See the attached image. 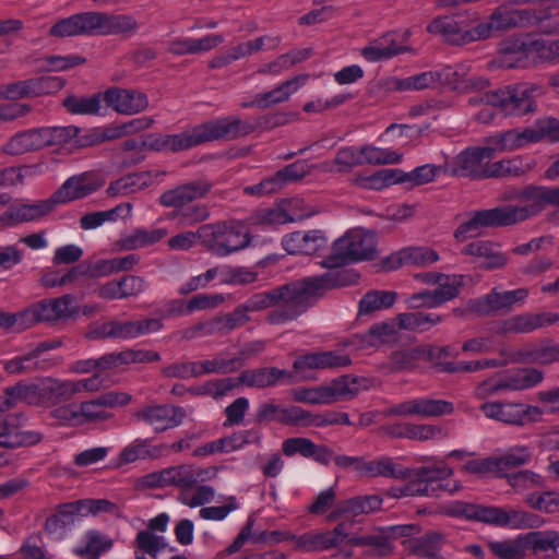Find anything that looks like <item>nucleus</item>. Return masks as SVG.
<instances>
[{"label": "nucleus", "mask_w": 559, "mask_h": 559, "mask_svg": "<svg viewBox=\"0 0 559 559\" xmlns=\"http://www.w3.org/2000/svg\"><path fill=\"white\" fill-rule=\"evenodd\" d=\"M437 85L450 86L452 88L465 82L467 67L463 64L447 66L435 71Z\"/></svg>", "instance_id": "338daca9"}, {"label": "nucleus", "mask_w": 559, "mask_h": 559, "mask_svg": "<svg viewBox=\"0 0 559 559\" xmlns=\"http://www.w3.org/2000/svg\"><path fill=\"white\" fill-rule=\"evenodd\" d=\"M360 476L362 477H385L405 480L412 477V469L400 464H395L389 456H382L378 460H366L364 457Z\"/></svg>", "instance_id": "473e14b6"}, {"label": "nucleus", "mask_w": 559, "mask_h": 559, "mask_svg": "<svg viewBox=\"0 0 559 559\" xmlns=\"http://www.w3.org/2000/svg\"><path fill=\"white\" fill-rule=\"evenodd\" d=\"M544 373L536 368H522L501 377L506 391H522L540 383Z\"/></svg>", "instance_id": "c03bdc74"}, {"label": "nucleus", "mask_w": 559, "mask_h": 559, "mask_svg": "<svg viewBox=\"0 0 559 559\" xmlns=\"http://www.w3.org/2000/svg\"><path fill=\"white\" fill-rule=\"evenodd\" d=\"M444 317L433 312H404L396 317L399 329L417 333L429 331L432 326L440 324Z\"/></svg>", "instance_id": "a19ab883"}, {"label": "nucleus", "mask_w": 559, "mask_h": 559, "mask_svg": "<svg viewBox=\"0 0 559 559\" xmlns=\"http://www.w3.org/2000/svg\"><path fill=\"white\" fill-rule=\"evenodd\" d=\"M361 154V165L370 164V165H385V164H394L399 163L401 156L389 150L365 145L360 148Z\"/></svg>", "instance_id": "69168bd1"}, {"label": "nucleus", "mask_w": 559, "mask_h": 559, "mask_svg": "<svg viewBox=\"0 0 559 559\" xmlns=\"http://www.w3.org/2000/svg\"><path fill=\"white\" fill-rule=\"evenodd\" d=\"M102 187L93 173H82L68 178L62 186L53 192L55 203H68L80 200L96 192Z\"/></svg>", "instance_id": "5701e85b"}, {"label": "nucleus", "mask_w": 559, "mask_h": 559, "mask_svg": "<svg viewBox=\"0 0 559 559\" xmlns=\"http://www.w3.org/2000/svg\"><path fill=\"white\" fill-rule=\"evenodd\" d=\"M437 285L438 287L433 289L435 298L438 305L441 306L460 295V289L463 286V276L445 274V277L439 281Z\"/></svg>", "instance_id": "680f3d73"}, {"label": "nucleus", "mask_w": 559, "mask_h": 559, "mask_svg": "<svg viewBox=\"0 0 559 559\" xmlns=\"http://www.w3.org/2000/svg\"><path fill=\"white\" fill-rule=\"evenodd\" d=\"M72 302L73 296L64 295L58 298L43 299L16 313L7 311V314L11 317L8 329L17 324L21 330H25L39 322L67 320L76 312Z\"/></svg>", "instance_id": "1a4fd4ad"}, {"label": "nucleus", "mask_w": 559, "mask_h": 559, "mask_svg": "<svg viewBox=\"0 0 559 559\" xmlns=\"http://www.w3.org/2000/svg\"><path fill=\"white\" fill-rule=\"evenodd\" d=\"M41 139L45 147L52 146H64L72 144V139L78 133V127L64 126V127H43L40 128Z\"/></svg>", "instance_id": "4d7b16f0"}, {"label": "nucleus", "mask_w": 559, "mask_h": 559, "mask_svg": "<svg viewBox=\"0 0 559 559\" xmlns=\"http://www.w3.org/2000/svg\"><path fill=\"white\" fill-rule=\"evenodd\" d=\"M452 474V468L445 465L436 467L420 466L416 469H412V477L427 481L428 486L435 489L433 497H439L443 491L453 493L461 489L462 486L457 481H454L453 486H451L449 478Z\"/></svg>", "instance_id": "c756f323"}, {"label": "nucleus", "mask_w": 559, "mask_h": 559, "mask_svg": "<svg viewBox=\"0 0 559 559\" xmlns=\"http://www.w3.org/2000/svg\"><path fill=\"white\" fill-rule=\"evenodd\" d=\"M19 402L28 405L41 406L40 380L36 383L19 382L4 390V396H0V412L13 408Z\"/></svg>", "instance_id": "2f4dec72"}, {"label": "nucleus", "mask_w": 559, "mask_h": 559, "mask_svg": "<svg viewBox=\"0 0 559 559\" xmlns=\"http://www.w3.org/2000/svg\"><path fill=\"white\" fill-rule=\"evenodd\" d=\"M349 526V523L342 522L337 524L332 531L316 534L314 539L312 540L314 548H317L318 551H321L338 547L347 539Z\"/></svg>", "instance_id": "13d9d810"}, {"label": "nucleus", "mask_w": 559, "mask_h": 559, "mask_svg": "<svg viewBox=\"0 0 559 559\" xmlns=\"http://www.w3.org/2000/svg\"><path fill=\"white\" fill-rule=\"evenodd\" d=\"M236 382L234 378L212 379L189 388V393L218 400L235 390Z\"/></svg>", "instance_id": "603ef678"}, {"label": "nucleus", "mask_w": 559, "mask_h": 559, "mask_svg": "<svg viewBox=\"0 0 559 559\" xmlns=\"http://www.w3.org/2000/svg\"><path fill=\"white\" fill-rule=\"evenodd\" d=\"M454 405L447 400L417 397L399 403L388 409L391 416H418L421 418L441 417L451 415Z\"/></svg>", "instance_id": "2eb2a0df"}, {"label": "nucleus", "mask_w": 559, "mask_h": 559, "mask_svg": "<svg viewBox=\"0 0 559 559\" xmlns=\"http://www.w3.org/2000/svg\"><path fill=\"white\" fill-rule=\"evenodd\" d=\"M164 547V537L157 536L151 531L142 530L138 532L134 539L135 552L143 556L146 554L147 559H156Z\"/></svg>", "instance_id": "052dcab7"}, {"label": "nucleus", "mask_w": 559, "mask_h": 559, "mask_svg": "<svg viewBox=\"0 0 559 559\" xmlns=\"http://www.w3.org/2000/svg\"><path fill=\"white\" fill-rule=\"evenodd\" d=\"M522 195L523 200L520 205H502L473 212L469 219L456 228L454 237L464 241L478 236L484 228L512 226L544 210L542 186H527L523 188Z\"/></svg>", "instance_id": "7ed1b4c3"}, {"label": "nucleus", "mask_w": 559, "mask_h": 559, "mask_svg": "<svg viewBox=\"0 0 559 559\" xmlns=\"http://www.w3.org/2000/svg\"><path fill=\"white\" fill-rule=\"evenodd\" d=\"M496 153L491 146H473L459 153L445 166V171L456 177L483 179L485 163L490 162Z\"/></svg>", "instance_id": "ddd939ff"}, {"label": "nucleus", "mask_w": 559, "mask_h": 559, "mask_svg": "<svg viewBox=\"0 0 559 559\" xmlns=\"http://www.w3.org/2000/svg\"><path fill=\"white\" fill-rule=\"evenodd\" d=\"M200 243L216 257H227L249 247L251 236L240 221H221L202 224L198 228Z\"/></svg>", "instance_id": "0eeeda50"}, {"label": "nucleus", "mask_w": 559, "mask_h": 559, "mask_svg": "<svg viewBox=\"0 0 559 559\" xmlns=\"http://www.w3.org/2000/svg\"><path fill=\"white\" fill-rule=\"evenodd\" d=\"M358 393V379L345 374L333 379L328 384L296 389L293 391V399L299 403L329 405L338 401L352 400Z\"/></svg>", "instance_id": "9b49d317"}, {"label": "nucleus", "mask_w": 559, "mask_h": 559, "mask_svg": "<svg viewBox=\"0 0 559 559\" xmlns=\"http://www.w3.org/2000/svg\"><path fill=\"white\" fill-rule=\"evenodd\" d=\"M103 100L122 115H134L148 107L147 95L132 88L109 87L104 92Z\"/></svg>", "instance_id": "6ab92c4d"}, {"label": "nucleus", "mask_w": 559, "mask_h": 559, "mask_svg": "<svg viewBox=\"0 0 559 559\" xmlns=\"http://www.w3.org/2000/svg\"><path fill=\"white\" fill-rule=\"evenodd\" d=\"M139 24L129 14H108L95 12V35L132 36L138 32Z\"/></svg>", "instance_id": "cd10ccee"}, {"label": "nucleus", "mask_w": 559, "mask_h": 559, "mask_svg": "<svg viewBox=\"0 0 559 559\" xmlns=\"http://www.w3.org/2000/svg\"><path fill=\"white\" fill-rule=\"evenodd\" d=\"M58 362V359L55 358L39 360L32 349L24 355L4 360L3 369L9 374H22L37 370H47L48 368L56 366Z\"/></svg>", "instance_id": "58836bf2"}, {"label": "nucleus", "mask_w": 559, "mask_h": 559, "mask_svg": "<svg viewBox=\"0 0 559 559\" xmlns=\"http://www.w3.org/2000/svg\"><path fill=\"white\" fill-rule=\"evenodd\" d=\"M463 253L480 260L479 267L490 271L504 267L509 258L499 246L489 240H476L464 247Z\"/></svg>", "instance_id": "c85d7f7f"}, {"label": "nucleus", "mask_w": 559, "mask_h": 559, "mask_svg": "<svg viewBox=\"0 0 559 559\" xmlns=\"http://www.w3.org/2000/svg\"><path fill=\"white\" fill-rule=\"evenodd\" d=\"M558 321L559 314L555 312L523 313L506 320L503 331L525 334Z\"/></svg>", "instance_id": "72a5a7b5"}, {"label": "nucleus", "mask_w": 559, "mask_h": 559, "mask_svg": "<svg viewBox=\"0 0 559 559\" xmlns=\"http://www.w3.org/2000/svg\"><path fill=\"white\" fill-rule=\"evenodd\" d=\"M443 545V536L440 533H427L418 538L409 540L408 549L419 557L435 558Z\"/></svg>", "instance_id": "864d4df0"}, {"label": "nucleus", "mask_w": 559, "mask_h": 559, "mask_svg": "<svg viewBox=\"0 0 559 559\" xmlns=\"http://www.w3.org/2000/svg\"><path fill=\"white\" fill-rule=\"evenodd\" d=\"M377 252L376 234L364 228H354L333 242L331 253L320 264L323 267L332 269L331 272L345 271L341 267L360 261L373 260ZM347 271L354 275L353 282L349 283L352 285L357 282L358 275L350 270Z\"/></svg>", "instance_id": "423d86ee"}, {"label": "nucleus", "mask_w": 559, "mask_h": 559, "mask_svg": "<svg viewBox=\"0 0 559 559\" xmlns=\"http://www.w3.org/2000/svg\"><path fill=\"white\" fill-rule=\"evenodd\" d=\"M166 235L167 231L164 228H136L120 239V247L123 250H136L158 242Z\"/></svg>", "instance_id": "a18cd8bd"}, {"label": "nucleus", "mask_w": 559, "mask_h": 559, "mask_svg": "<svg viewBox=\"0 0 559 559\" xmlns=\"http://www.w3.org/2000/svg\"><path fill=\"white\" fill-rule=\"evenodd\" d=\"M544 94L537 84L522 82L487 92L483 99L506 116L522 117L537 111V98Z\"/></svg>", "instance_id": "6e6552de"}, {"label": "nucleus", "mask_w": 559, "mask_h": 559, "mask_svg": "<svg viewBox=\"0 0 559 559\" xmlns=\"http://www.w3.org/2000/svg\"><path fill=\"white\" fill-rule=\"evenodd\" d=\"M55 37L95 35V12L76 13L57 21L49 29Z\"/></svg>", "instance_id": "bb28decb"}, {"label": "nucleus", "mask_w": 559, "mask_h": 559, "mask_svg": "<svg viewBox=\"0 0 559 559\" xmlns=\"http://www.w3.org/2000/svg\"><path fill=\"white\" fill-rule=\"evenodd\" d=\"M309 80V74H298L293 79L286 80L277 85L275 88L261 93L264 108L284 103L302 87Z\"/></svg>", "instance_id": "79ce46f5"}, {"label": "nucleus", "mask_w": 559, "mask_h": 559, "mask_svg": "<svg viewBox=\"0 0 559 559\" xmlns=\"http://www.w3.org/2000/svg\"><path fill=\"white\" fill-rule=\"evenodd\" d=\"M103 95L97 93L92 96H67L62 104L72 115H97L102 108Z\"/></svg>", "instance_id": "3c124183"}, {"label": "nucleus", "mask_w": 559, "mask_h": 559, "mask_svg": "<svg viewBox=\"0 0 559 559\" xmlns=\"http://www.w3.org/2000/svg\"><path fill=\"white\" fill-rule=\"evenodd\" d=\"M168 445L160 443L152 445L150 439L138 438L120 452V461L124 464L138 460H156L166 454Z\"/></svg>", "instance_id": "c9c22d12"}, {"label": "nucleus", "mask_w": 559, "mask_h": 559, "mask_svg": "<svg viewBox=\"0 0 559 559\" xmlns=\"http://www.w3.org/2000/svg\"><path fill=\"white\" fill-rule=\"evenodd\" d=\"M353 280L354 275L348 271L326 272L254 294L243 305L248 312L277 306L267 313L266 322L273 325L285 324L308 309L310 298L322 296L329 289L345 287Z\"/></svg>", "instance_id": "f257e3e1"}, {"label": "nucleus", "mask_w": 559, "mask_h": 559, "mask_svg": "<svg viewBox=\"0 0 559 559\" xmlns=\"http://www.w3.org/2000/svg\"><path fill=\"white\" fill-rule=\"evenodd\" d=\"M41 406L53 407L73 399L70 380L51 377L40 379Z\"/></svg>", "instance_id": "e433bc0d"}, {"label": "nucleus", "mask_w": 559, "mask_h": 559, "mask_svg": "<svg viewBox=\"0 0 559 559\" xmlns=\"http://www.w3.org/2000/svg\"><path fill=\"white\" fill-rule=\"evenodd\" d=\"M352 365V358L343 350H322L307 353L298 356L293 364L294 372L276 367H263L243 370L238 378H234L236 388H267L278 383L294 384L299 380H310V370L340 369Z\"/></svg>", "instance_id": "f03ea898"}, {"label": "nucleus", "mask_w": 559, "mask_h": 559, "mask_svg": "<svg viewBox=\"0 0 559 559\" xmlns=\"http://www.w3.org/2000/svg\"><path fill=\"white\" fill-rule=\"evenodd\" d=\"M479 20L477 12H457L435 16L426 26V31L439 36L442 41L453 46H464L478 41L476 25L466 28Z\"/></svg>", "instance_id": "9d476101"}, {"label": "nucleus", "mask_w": 559, "mask_h": 559, "mask_svg": "<svg viewBox=\"0 0 559 559\" xmlns=\"http://www.w3.org/2000/svg\"><path fill=\"white\" fill-rule=\"evenodd\" d=\"M479 409L486 417L510 425H524L527 419L542 415L539 407L523 403L486 402Z\"/></svg>", "instance_id": "dca6fc26"}, {"label": "nucleus", "mask_w": 559, "mask_h": 559, "mask_svg": "<svg viewBox=\"0 0 559 559\" xmlns=\"http://www.w3.org/2000/svg\"><path fill=\"white\" fill-rule=\"evenodd\" d=\"M186 415L183 407L167 404L146 406L135 414L138 419L153 426L156 432L178 427Z\"/></svg>", "instance_id": "4be33fe9"}, {"label": "nucleus", "mask_w": 559, "mask_h": 559, "mask_svg": "<svg viewBox=\"0 0 559 559\" xmlns=\"http://www.w3.org/2000/svg\"><path fill=\"white\" fill-rule=\"evenodd\" d=\"M533 53L532 41L527 43L520 36H509L498 44L497 56L493 63L498 68H525Z\"/></svg>", "instance_id": "a211bd4d"}, {"label": "nucleus", "mask_w": 559, "mask_h": 559, "mask_svg": "<svg viewBox=\"0 0 559 559\" xmlns=\"http://www.w3.org/2000/svg\"><path fill=\"white\" fill-rule=\"evenodd\" d=\"M382 502L383 499L379 495L357 496L346 499V510L354 516L368 514L380 510Z\"/></svg>", "instance_id": "e2e57ef3"}, {"label": "nucleus", "mask_w": 559, "mask_h": 559, "mask_svg": "<svg viewBox=\"0 0 559 559\" xmlns=\"http://www.w3.org/2000/svg\"><path fill=\"white\" fill-rule=\"evenodd\" d=\"M44 148L40 128L20 131L9 139L2 151L8 155H22Z\"/></svg>", "instance_id": "4c0bfd02"}, {"label": "nucleus", "mask_w": 559, "mask_h": 559, "mask_svg": "<svg viewBox=\"0 0 559 559\" xmlns=\"http://www.w3.org/2000/svg\"><path fill=\"white\" fill-rule=\"evenodd\" d=\"M213 187V182L206 178L187 181L164 191L158 203L163 207L171 209L167 214L169 221L180 227H193L211 216L207 204L197 201L204 199Z\"/></svg>", "instance_id": "20e7f679"}, {"label": "nucleus", "mask_w": 559, "mask_h": 559, "mask_svg": "<svg viewBox=\"0 0 559 559\" xmlns=\"http://www.w3.org/2000/svg\"><path fill=\"white\" fill-rule=\"evenodd\" d=\"M408 50V47L397 41L396 33L388 32L366 46L361 50V55L367 61L377 62L380 60H389Z\"/></svg>", "instance_id": "7c9ffc66"}, {"label": "nucleus", "mask_w": 559, "mask_h": 559, "mask_svg": "<svg viewBox=\"0 0 559 559\" xmlns=\"http://www.w3.org/2000/svg\"><path fill=\"white\" fill-rule=\"evenodd\" d=\"M131 401V395L126 392L109 391L98 395L96 399L80 404V417L82 425L104 421L110 418L111 414L105 408L124 406Z\"/></svg>", "instance_id": "f3484780"}, {"label": "nucleus", "mask_w": 559, "mask_h": 559, "mask_svg": "<svg viewBox=\"0 0 559 559\" xmlns=\"http://www.w3.org/2000/svg\"><path fill=\"white\" fill-rule=\"evenodd\" d=\"M444 352L443 348L433 347H415L412 349L396 350L390 357V368L392 371L412 370L417 366V362L427 358L432 360L436 356L440 357Z\"/></svg>", "instance_id": "f704fd0d"}, {"label": "nucleus", "mask_w": 559, "mask_h": 559, "mask_svg": "<svg viewBox=\"0 0 559 559\" xmlns=\"http://www.w3.org/2000/svg\"><path fill=\"white\" fill-rule=\"evenodd\" d=\"M165 174V171L159 170L129 174L112 181L107 188V193L109 197L135 193L155 182H160Z\"/></svg>", "instance_id": "a878e982"}, {"label": "nucleus", "mask_w": 559, "mask_h": 559, "mask_svg": "<svg viewBox=\"0 0 559 559\" xmlns=\"http://www.w3.org/2000/svg\"><path fill=\"white\" fill-rule=\"evenodd\" d=\"M527 296L528 290L526 288L507 292L492 289L484 297L476 298V300L472 302V308L477 311L478 316H489L502 309H511L514 304L524 301Z\"/></svg>", "instance_id": "b1692460"}, {"label": "nucleus", "mask_w": 559, "mask_h": 559, "mask_svg": "<svg viewBox=\"0 0 559 559\" xmlns=\"http://www.w3.org/2000/svg\"><path fill=\"white\" fill-rule=\"evenodd\" d=\"M203 143L212 141H231L255 131L257 124L243 121L235 116L212 119L200 123Z\"/></svg>", "instance_id": "4468645a"}, {"label": "nucleus", "mask_w": 559, "mask_h": 559, "mask_svg": "<svg viewBox=\"0 0 559 559\" xmlns=\"http://www.w3.org/2000/svg\"><path fill=\"white\" fill-rule=\"evenodd\" d=\"M511 361L524 365H551L559 362V343L546 338L527 344L511 353Z\"/></svg>", "instance_id": "aec40b11"}, {"label": "nucleus", "mask_w": 559, "mask_h": 559, "mask_svg": "<svg viewBox=\"0 0 559 559\" xmlns=\"http://www.w3.org/2000/svg\"><path fill=\"white\" fill-rule=\"evenodd\" d=\"M532 457L531 451L526 447H515L510 449L501 456L495 459L496 468L504 471L525 465Z\"/></svg>", "instance_id": "0e129e2a"}, {"label": "nucleus", "mask_w": 559, "mask_h": 559, "mask_svg": "<svg viewBox=\"0 0 559 559\" xmlns=\"http://www.w3.org/2000/svg\"><path fill=\"white\" fill-rule=\"evenodd\" d=\"M396 293L389 290H370L359 301V314L367 316L374 311L391 308L396 300Z\"/></svg>", "instance_id": "8fccbe9b"}, {"label": "nucleus", "mask_w": 559, "mask_h": 559, "mask_svg": "<svg viewBox=\"0 0 559 559\" xmlns=\"http://www.w3.org/2000/svg\"><path fill=\"white\" fill-rule=\"evenodd\" d=\"M85 538L86 545L84 547H75L73 549L74 555L79 557L91 556L97 559L112 547V540L97 531H88Z\"/></svg>", "instance_id": "6e6d98bb"}, {"label": "nucleus", "mask_w": 559, "mask_h": 559, "mask_svg": "<svg viewBox=\"0 0 559 559\" xmlns=\"http://www.w3.org/2000/svg\"><path fill=\"white\" fill-rule=\"evenodd\" d=\"M130 203H121L107 211L87 213L80 218V226L84 230L94 229L102 226L105 222H114L118 217H126L131 212Z\"/></svg>", "instance_id": "49530a36"}, {"label": "nucleus", "mask_w": 559, "mask_h": 559, "mask_svg": "<svg viewBox=\"0 0 559 559\" xmlns=\"http://www.w3.org/2000/svg\"><path fill=\"white\" fill-rule=\"evenodd\" d=\"M443 513L448 516L483 522L500 527L514 530L536 527L539 520L535 514L500 507H486L466 501H451L443 506Z\"/></svg>", "instance_id": "39448f33"}, {"label": "nucleus", "mask_w": 559, "mask_h": 559, "mask_svg": "<svg viewBox=\"0 0 559 559\" xmlns=\"http://www.w3.org/2000/svg\"><path fill=\"white\" fill-rule=\"evenodd\" d=\"M328 238L322 230L295 231L282 239L284 250L289 254H319L328 248Z\"/></svg>", "instance_id": "412c9836"}, {"label": "nucleus", "mask_w": 559, "mask_h": 559, "mask_svg": "<svg viewBox=\"0 0 559 559\" xmlns=\"http://www.w3.org/2000/svg\"><path fill=\"white\" fill-rule=\"evenodd\" d=\"M203 144L200 126L182 133L166 135L167 151L179 152Z\"/></svg>", "instance_id": "bf43d9fd"}, {"label": "nucleus", "mask_w": 559, "mask_h": 559, "mask_svg": "<svg viewBox=\"0 0 559 559\" xmlns=\"http://www.w3.org/2000/svg\"><path fill=\"white\" fill-rule=\"evenodd\" d=\"M533 9H512L499 5L492 10L486 22L476 24L478 41L493 37L497 33L530 27Z\"/></svg>", "instance_id": "f8f14e48"}, {"label": "nucleus", "mask_w": 559, "mask_h": 559, "mask_svg": "<svg viewBox=\"0 0 559 559\" xmlns=\"http://www.w3.org/2000/svg\"><path fill=\"white\" fill-rule=\"evenodd\" d=\"M436 86L437 81L435 71H426L403 79L393 78L390 84L392 90L400 92L420 91Z\"/></svg>", "instance_id": "5fc2aeb1"}, {"label": "nucleus", "mask_w": 559, "mask_h": 559, "mask_svg": "<svg viewBox=\"0 0 559 559\" xmlns=\"http://www.w3.org/2000/svg\"><path fill=\"white\" fill-rule=\"evenodd\" d=\"M306 418L300 406H284L274 403H262L254 414V423L264 424L278 421L288 426H298Z\"/></svg>", "instance_id": "393cba45"}, {"label": "nucleus", "mask_w": 559, "mask_h": 559, "mask_svg": "<svg viewBox=\"0 0 559 559\" xmlns=\"http://www.w3.org/2000/svg\"><path fill=\"white\" fill-rule=\"evenodd\" d=\"M403 254L406 265L428 266L439 260L438 252L428 247L404 248Z\"/></svg>", "instance_id": "774afa93"}, {"label": "nucleus", "mask_w": 559, "mask_h": 559, "mask_svg": "<svg viewBox=\"0 0 559 559\" xmlns=\"http://www.w3.org/2000/svg\"><path fill=\"white\" fill-rule=\"evenodd\" d=\"M206 469L195 471L192 465L181 464L165 468L166 485L175 486L181 489H190L200 480H204Z\"/></svg>", "instance_id": "ea45409f"}, {"label": "nucleus", "mask_w": 559, "mask_h": 559, "mask_svg": "<svg viewBox=\"0 0 559 559\" xmlns=\"http://www.w3.org/2000/svg\"><path fill=\"white\" fill-rule=\"evenodd\" d=\"M487 547L498 559H524L526 556L522 534L513 539L491 540L487 544Z\"/></svg>", "instance_id": "09e8293b"}, {"label": "nucleus", "mask_w": 559, "mask_h": 559, "mask_svg": "<svg viewBox=\"0 0 559 559\" xmlns=\"http://www.w3.org/2000/svg\"><path fill=\"white\" fill-rule=\"evenodd\" d=\"M525 550H532L534 554L556 550L559 547V532L555 531H535L522 534Z\"/></svg>", "instance_id": "de8ad7c7"}, {"label": "nucleus", "mask_w": 559, "mask_h": 559, "mask_svg": "<svg viewBox=\"0 0 559 559\" xmlns=\"http://www.w3.org/2000/svg\"><path fill=\"white\" fill-rule=\"evenodd\" d=\"M55 202L50 200H41L32 204H20L11 207L5 214L7 217L15 224L23 222H32L41 218L53 210Z\"/></svg>", "instance_id": "37998d69"}]
</instances>
